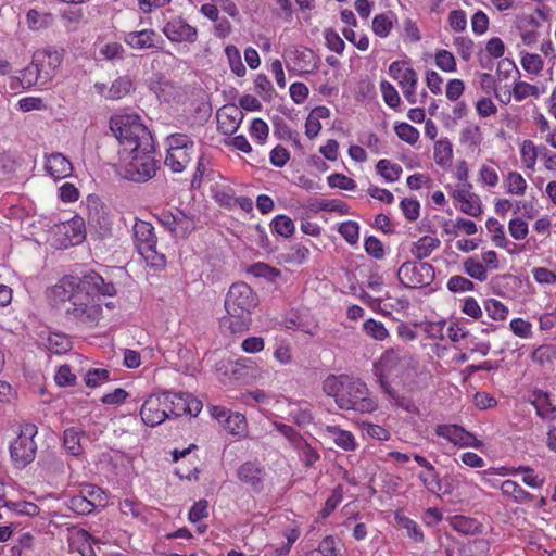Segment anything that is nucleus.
<instances>
[{
	"instance_id": "26",
	"label": "nucleus",
	"mask_w": 556,
	"mask_h": 556,
	"mask_svg": "<svg viewBox=\"0 0 556 556\" xmlns=\"http://www.w3.org/2000/svg\"><path fill=\"white\" fill-rule=\"evenodd\" d=\"M132 89L131 78L129 76H122L112 83L106 98L117 100L128 94Z\"/></svg>"
},
{
	"instance_id": "20",
	"label": "nucleus",
	"mask_w": 556,
	"mask_h": 556,
	"mask_svg": "<svg viewBox=\"0 0 556 556\" xmlns=\"http://www.w3.org/2000/svg\"><path fill=\"white\" fill-rule=\"evenodd\" d=\"M164 407L166 408L168 416L174 415L175 417L186 414V399L187 393L178 392H163Z\"/></svg>"
},
{
	"instance_id": "15",
	"label": "nucleus",
	"mask_w": 556,
	"mask_h": 556,
	"mask_svg": "<svg viewBox=\"0 0 556 556\" xmlns=\"http://www.w3.org/2000/svg\"><path fill=\"white\" fill-rule=\"evenodd\" d=\"M414 459L426 470H428L429 475H432V480L429 481L428 477L425 473L419 475V479L424 483L425 488L433 493L439 494L440 492L443 493H450L451 491L447 489V485L445 484V479H441L439 477L438 471L435 468L421 455L416 454L414 456Z\"/></svg>"
},
{
	"instance_id": "52",
	"label": "nucleus",
	"mask_w": 556,
	"mask_h": 556,
	"mask_svg": "<svg viewBox=\"0 0 556 556\" xmlns=\"http://www.w3.org/2000/svg\"><path fill=\"white\" fill-rule=\"evenodd\" d=\"M358 224L356 222L348 220L343 222L338 231L340 235L350 243L355 244L358 240Z\"/></svg>"
},
{
	"instance_id": "12",
	"label": "nucleus",
	"mask_w": 556,
	"mask_h": 556,
	"mask_svg": "<svg viewBox=\"0 0 556 556\" xmlns=\"http://www.w3.org/2000/svg\"><path fill=\"white\" fill-rule=\"evenodd\" d=\"M164 35L173 42H194L198 31L185 20L178 17L167 22L163 28Z\"/></svg>"
},
{
	"instance_id": "60",
	"label": "nucleus",
	"mask_w": 556,
	"mask_h": 556,
	"mask_svg": "<svg viewBox=\"0 0 556 556\" xmlns=\"http://www.w3.org/2000/svg\"><path fill=\"white\" fill-rule=\"evenodd\" d=\"M401 208L403 211L404 216L409 222H414V220H416L419 217L420 204L415 199L404 198L401 201Z\"/></svg>"
},
{
	"instance_id": "6",
	"label": "nucleus",
	"mask_w": 556,
	"mask_h": 556,
	"mask_svg": "<svg viewBox=\"0 0 556 556\" xmlns=\"http://www.w3.org/2000/svg\"><path fill=\"white\" fill-rule=\"evenodd\" d=\"M37 434V427L26 424L20 435L10 445V455L14 465L24 468L30 464L36 456L37 445L34 437Z\"/></svg>"
},
{
	"instance_id": "14",
	"label": "nucleus",
	"mask_w": 556,
	"mask_h": 556,
	"mask_svg": "<svg viewBox=\"0 0 556 556\" xmlns=\"http://www.w3.org/2000/svg\"><path fill=\"white\" fill-rule=\"evenodd\" d=\"M218 130L224 135H232L238 129L243 113L236 105H224L216 114Z\"/></svg>"
},
{
	"instance_id": "5",
	"label": "nucleus",
	"mask_w": 556,
	"mask_h": 556,
	"mask_svg": "<svg viewBox=\"0 0 556 556\" xmlns=\"http://www.w3.org/2000/svg\"><path fill=\"white\" fill-rule=\"evenodd\" d=\"M166 146L165 165L174 173H181L192 159L193 140L185 134H172L166 138Z\"/></svg>"
},
{
	"instance_id": "37",
	"label": "nucleus",
	"mask_w": 556,
	"mask_h": 556,
	"mask_svg": "<svg viewBox=\"0 0 556 556\" xmlns=\"http://www.w3.org/2000/svg\"><path fill=\"white\" fill-rule=\"evenodd\" d=\"M312 210L314 211H330V212H338L340 214H348L349 213V205L337 199L332 200H321L317 202L316 204H312Z\"/></svg>"
},
{
	"instance_id": "17",
	"label": "nucleus",
	"mask_w": 556,
	"mask_h": 556,
	"mask_svg": "<svg viewBox=\"0 0 556 556\" xmlns=\"http://www.w3.org/2000/svg\"><path fill=\"white\" fill-rule=\"evenodd\" d=\"M46 170L54 179H62L71 175L72 163L62 153H52L47 157Z\"/></svg>"
},
{
	"instance_id": "43",
	"label": "nucleus",
	"mask_w": 556,
	"mask_h": 556,
	"mask_svg": "<svg viewBox=\"0 0 556 556\" xmlns=\"http://www.w3.org/2000/svg\"><path fill=\"white\" fill-rule=\"evenodd\" d=\"M392 28V20L388 14H378L372 20V31L379 37H387Z\"/></svg>"
},
{
	"instance_id": "22",
	"label": "nucleus",
	"mask_w": 556,
	"mask_h": 556,
	"mask_svg": "<svg viewBox=\"0 0 556 556\" xmlns=\"http://www.w3.org/2000/svg\"><path fill=\"white\" fill-rule=\"evenodd\" d=\"M325 431L330 434L336 445L344 451H354L356 447L354 435L336 426H326Z\"/></svg>"
},
{
	"instance_id": "38",
	"label": "nucleus",
	"mask_w": 556,
	"mask_h": 556,
	"mask_svg": "<svg viewBox=\"0 0 556 556\" xmlns=\"http://www.w3.org/2000/svg\"><path fill=\"white\" fill-rule=\"evenodd\" d=\"M309 251L303 244H295L290 248L289 252L282 254V258L286 263L300 265L305 262Z\"/></svg>"
},
{
	"instance_id": "40",
	"label": "nucleus",
	"mask_w": 556,
	"mask_h": 556,
	"mask_svg": "<svg viewBox=\"0 0 556 556\" xmlns=\"http://www.w3.org/2000/svg\"><path fill=\"white\" fill-rule=\"evenodd\" d=\"M394 130L401 140L409 144H415L419 139V131L407 123L397 124Z\"/></svg>"
},
{
	"instance_id": "28",
	"label": "nucleus",
	"mask_w": 556,
	"mask_h": 556,
	"mask_svg": "<svg viewBox=\"0 0 556 556\" xmlns=\"http://www.w3.org/2000/svg\"><path fill=\"white\" fill-rule=\"evenodd\" d=\"M453 148L448 139H440L434 144V161L440 166L452 162Z\"/></svg>"
},
{
	"instance_id": "9",
	"label": "nucleus",
	"mask_w": 556,
	"mask_h": 556,
	"mask_svg": "<svg viewBox=\"0 0 556 556\" xmlns=\"http://www.w3.org/2000/svg\"><path fill=\"white\" fill-rule=\"evenodd\" d=\"M87 219L101 236H106L112 230V217L105 204L98 195L89 194L86 199Z\"/></svg>"
},
{
	"instance_id": "35",
	"label": "nucleus",
	"mask_w": 556,
	"mask_h": 556,
	"mask_svg": "<svg viewBox=\"0 0 556 556\" xmlns=\"http://www.w3.org/2000/svg\"><path fill=\"white\" fill-rule=\"evenodd\" d=\"M270 226L275 232L285 238L290 237L294 232V223L286 215L275 217Z\"/></svg>"
},
{
	"instance_id": "45",
	"label": "nucleus",
	"mask_w": 556,
	"mask_h": 556,
	"mask_svg": "<svg viewBox=\"0 0 556 556\" xmlns=\"http://www.w3.org/2000/svg\"><path fill=\"white\" fill-rule=\"evenodd\" d=\"M521 66L526 72L538 75L543 68V60L539 54L523 53Z\"/></svg>"
},
{
	"instance_id": "61",
	"label": "nucleus",
	"mask_w": 556,
	"mask_h": 556,
	"mask_svg": "<svg viewBox=\"0 0 556 556\" xmlns=\"http://www.w3.org/2000/svg\"><path fill=\"white\" fill-rule=\"evenodd\" d=\"M473 199H466L460 203L459 210L472 217H478L482 213L481 202L476 193L471 194Z\"/></svg>"
},
{
	"instance_id": "46",
	"label": "nucleus",
	"mask_w": 556,
	"mask_h": 556,
	"mask_svg": "<svg viewBox=\"0 0 556 556\" xmlns=\"http://www.w3.org/2000/svg\"><path fill=\"white\" fill-rule=\"evenodd\" d=\"M225 52H226V54L228 56L231 71L237 76H240V77L243 76L247 71H245V66L241 62V56H240L239 50L235 46H228L225 49Z\"/></svg>"
},
{
	"instance_id": "51",
	"label": "nucleus",
	"mask_w": 556,
	"mask_h": 556,
	"mask_svg": "<svg viewBox=\"0 0 556 556\" xmlns=\"http://www.w3.org/2000/svg\"><path fill=\"white\" fill-rule=\"evenodd\" d=\"M513 94L517 101H522L529 96L539 97L540 92L536 86L526 81H518L513 88Z\"/></svg>"
},
{
	"instance_id": "18",
	"label": "nucleus",
	"mask_w": 556,
	"mask_h": 556,
	"mask_svg": "<svg viewBox=\"0 0 556 556\" xmlns=\"http://www.w3.org/2000/svg\"><path fill=\"white\" fill-rule=\"evenodd\" d=\"M157 34L153 29H143L140 31H130L125 35V42L134 49L160 48L155 43Z\"/></svg>"
},
{
	"instance_id": "4",
	"label": "nucleus",
	"mask_w": 556,
	"mask_h": 556,
	"mask_svg": "<svg viewBox=\"0 0 556 556\" xmlns=\"http://www.w3.org/2000/svg\"><path fill=\"white\" fill-rule=\"evenodd\" d=\"M337 405L340 409L354 410L361 414L371 413L377 408V404L369 397V390L361 380L348 378Z\"/></svg>"
},
{
	"instance_id": "19",
	"label": "nucleus",
	"mask_w": 556,
	"mask_h": 556,
	"mask_svg": "<svg viewBox=\"0 0 556 556\" xmlns=\"http://www.w3.org/2000/svg\"><path fill=\"white\" fill-rule=\"evenodd\" d=\"M132 231L138 250L140 248L156 245V236L154 233V227L150 223L137 219L134 225Z\"/></svg>"
},
{
	"instance_id": "39",
	"label": "nucleus",
	"mask_w": 556,
	"mask_h": 556,
	"mask_svg": "<svg viewBox=\"0 0 556 556\" xmlns=\"http://www.w3.org/2000/svg\"><path fill=\"white\" fill-rule=\"evenodd\" d=\"M4 506H7L10 510L15 511L20 515L26 516H37L40 513V508L31 503V502H5Z\"/></svg>"
},
{
	"instance_id": "7",
	"label": "nucleus",
	"mask_w": 556,
	"mask_h": 556,
	"mask_svg": "<svg viewBox=\"0 0 556 556\" xmlns=\"http://www.w3.org/2000/svg\"><path fill=\"white\" fill-rule=\"evenodd\" d=\"M435 278L434 267L426 262H404L397 269V279L405 288H421L429 286Z\"/></svg>"
},
{
	"instance_id": "21",
	"label": "nucleus",
	"mask_w": 556,
	"mask_h": 556,
	"mask_svg": "<svg viewBox=\"0 0 556 556\" xmlns=\"http://www.w3.org/2000/svg\"><path fill=\"white\" fill-rule=\"evenodd\" d=\"M440 244L441 241L438 238L424 236L417 242L413 243L410 253L417 260L421 261L430 256L431 253L440 247Z\"/></svg>"
},
{
	"instance_id": "58",
	"label": "nucleus",
	"mask_w": 556,
	"mask_h": 556,
	"mask_svg": "<svg viewBox=\"0 0 556 556\" xmlns=\"http://www.w3.org/2000/svg\"><path fill=\"white\" fill-rule=\"evenodd\" d=\"M380 89L383 96L384 102L390 108H396L400 104V96L396 91V89L391 85L389 81H381Z\"/></svg>"
},
{
	"instance_id": "10",
	"label": "nucleus",
	"mask_w": 556,
	"mask_h": 556,
	"mask_svg": "<svg viewBox=\"0 0 556 556\" xmlns=\"http://www.w3.org/2000/svg\"><path fill=\"white\" fill-rule=\"evenodd\" d=\"M62 59V54L52 48L37 50L34 53L33 65L36 68V77H41V85L51 80Z\"/></svg>"
},
{
	"instance_id": "24",
	"label": "nucleus",
	"mask_w": 556,
	"mask_h": 556,
	"mask_svg": "<svg viewBox=\"0 0 556 556\" xmlns=\"http://www.w3.org/2000/svg\"><path fill=\"white\" fill-rule=\"evenodd\" d=\"M400 85L403 89L404 97L412 104L416 103V85H417V74L414 68L407 67L403 71L401 75Z\"/></svg>"
},
{
	"instance_id": "34",
	"label": "nucleus",
	"mask_w": 556,
	"mask_h": 556,
	"mask_svg": "<svg viewBox=\"0 0 556 556\" xmlns=\"http://www.w3.org/2000/svg\"><path fill=\"white\" fill-rule=\"evenodd\" d=\"M452 527L464 534H475L479 531V523L475 519L465 516H455L452 520Z\"/></svg>"
},
{
	"instance_id": "49",
	"label": "nucleus",
	"mask_w": 556,
	"mask_h": 556,
	"mask_svg": "<svg viewBox=\"0 0 556 556\" xmlns=\"http://www.w3.org/2000/svg\"><path fill=\"white\" fill-rule=\"evenodd\" d=\"M224 427L232 434H238L244 430L245 417L240 413H230L224 420Z\"/></svg>"
},
{
	"instance_id": "54",
	"label": "nucleus",
	"mask_w": 556,
	"mask_h": 556,
	"mask_svg": "<svg viewBox=\"0 0 556 556\" xmlns=\"http://www.w3.org/2000/svg\"><path fill=\"white\" fill-rule=\"evenodd\" d=\"M80 494L89 501H93L97 506H103L105 503V495L101 488L94 484H86L83 486Z\"/></svg>"
},
{
	"instance_id": "41",
	"label": "nucleus",
	"mask_w": 556,
	"mask_h": 556,
	"mask_svg": "<svg viewBox=\"0 0 556 556\" xmlns=\"http://www.w3.org/2000/svg\"><path fill=\"white\" fill-rule=\"evenodd\" d=\"M533 404L540 417L551 420L555 416L556 408L551 404L547 394L538 395Z\"/></svg>"
},
{
	"instance_id": "63",
	"label": "nucleus",
	"mask_w": 556,
	"mask_h": 556,
	"mask_svg": "<svg viewBox=\"0 0 556 556\" xmlns=\"http://www.w3.org/2000/svg\"><path fill=\"white\" fill-rule=\"evenodd\" d=\"M486 228L489 231H493V241L497 247L504 248L506 247V237L504 235L503 226L498 223L497 219L491 217L486 222Z\"/></svg>"
},
{
	"instance_id": "3",
	"label": "nucleus",
	"mask_w": 556,
	"mask_h": 556,
	"mask_svg": "<svg viewBox=\"0 0 556 556\" xmlns=\"http://www.w3.org/2000/svg\"><path fill=\"white\" fill-rule=\"evenodd\" d=\"M85 285H78V290L68 295L65 313L68 318L85 325L93 326L100 319L102 308L94 298L84 290Z\"/></svg>"
},
{
	"instance_id": "27",
	"label": "nucleus",
	"mask_w": 556,
	"mask_h": 556,
	"mask_svg": "<svg viewBox=\"0 0 556 556\" xmlns=\"http://www.w3.org/2000/svg\"><path fill=\"white\" fill-rule=\"evenodd\" d=\"M47 349L54 354H64L72 349V341L63 333H51L47 339Z\"/></svg>"
},
{
	"instance_id": "55",
	"label": "nucleus",
	"mask_w": 556,
	"mask_h": 556,
	"mask_svg": "<svg viewBox=\"0 0 556 556\" xmlns=\"http://www.w3.org/2000/svg\"><path fill=\"white\" fill-rule=\"evenodd\" d=\"M327 180L328 185L331 188H339L349 191L354 190L356 188L355 181L352 178L345 176L344 174H332L327 178Z\"/></svg>"
},
{
	"instance_id": "32",
	"label": "nucleus",
	"mask_w": 556,
	"mask_h": 556,
	"mask_svg": "<svg viewBox=\"0 0 556 556\" xmlns=\"http://www.w3.org/2000/svg\"><path fill=\"white\" fill-rule=\"evenodd\" d=\"M376 168L378 173L388 181H395L399 179L400 175L402 174V167L397 164H392L388 160H380Z\"/></svg>"
},
{
	"instance_id": "11",
	"label": "nucleus",
	"mask_w": 556,
	"mask_h": 556,
	"mask_svg": "<svg viewBox=\"0 0 556 556\" xmlns=\"http://www.w3.org/2000/svg\"><path fill=\"white\" fill-rule=\"evenodd\" d=\"M140 416L142 421L149 427L157 426L168 418L162 394L150 395L141 406Z\"/></svg>"
},
{
	"instance_id": "57",
	"label": "nucleus",
	"mask_w": 556,
	"mask_h": 556,
	"mask_svg": "<svg viewBox=\"0 0 556 556\" xmlns=\"http://www.w3.org/2000/svg\"><path fill=\"white\" fill-rule=\"evenodd\" d=\"M269 134L268 125L261 118H255L252 121L250 127V135L257 139L261 144H263Z\"/></svg>"
},
{
	"instance_id": "31",
	"label": "nucleus",
	"mask_w": 556,
	"mask_h": 556,
	"mask_svg": "<svg viewBox=\"0 0 556 556\" xmlns=\"http://www.w3.org/2000/svg\"><path fill=\"white\" fill-rule=\"evenodd\" d=\"M138 251L149 266L154 268H163L165 266V255L156 251V245L140 248Z\"/></svg>"
},
{
	"instance_id": "16",
	"label": "nucleus",
	"mask_w": 556,
	"mask_h": 556,
	"mask_svg": "<svg viewBox=\"0 0 556 556\" xmlns=\"http://www.w3.org/2000/svg\"><path fill=\"white\" fill-rule=\"evenodd\" d=\"M79 285H85L84 290L88 291V294L94 298L96 294H101L104 296H113L116 294V289L112 282H105L102 276L99 274L91 271L85 275L80 279Z\"/></svg>"
},
{
	"instance_id": "59",
	"label": "nucleus",
	"mask_w": 556,
	"mask_h": 556,
	"mask_svg": "<svg viewBox=\"0 0 556 556\" xmlns=\"http://www.w3.org/2000/svg\"><path fill=\"white\" fill-rule=\"evenodd\" d=\"M309 556H337L334 538L326 536L319 543L318 548L309 553Z\"/></svg>"
},
{
	"instance_id": "13",
	"label": "nucleus",
	"mask_w": 556,
	"mask_h": 556,
	"mask_svg": "<svg viewBox=\"0 0 556 556\" xmlns=\"http://www.w3.org/2000/svg\"><path fill=\"white\" fill-rule=\"evenodd\" d=\"M264 476V467L256 462H245L237 469L238 479L244 484H248L252 491L256 493L263 490Z\"/></svg>"
},
{
	"instance_id": "50",
	"label": "nucleus",
	"mask_w": 556,
	"mask_h": 556,
	"mask_svg": "<svg viewBox=\"0 0 556 556\" xmlns=\"http://www.w3.org/2000/svg\"><path fill=\"white\" fill-rule=\"evenodd\" d=\"M435 65L444 72H454L456 70L455 58L447 50H439L437 52Z\"/></svg>"
},
{
	"instance_id": "53",
	"label": "nucleus",
	"mask_w": 556,
	"mask_h": 556,
	"mask_svg": "<svg viewBox=\"0 0 556 556\" xmlns=\"http://www.w3.org/2000/svg\"><path fill=\"white\" fill-rule=\"evenodd\" d=\"M473 288L475 283L471 280L459 275L452 276L447 281V289L454 293L470 291Z\"/></svg>"
},
{
	"instance_id": "44",
	"label": "nucleus",
	"mask_w": 556,
	"mask_h": 556,
	"mask_svg": "<svg viewBox=\"0 0 556 556\" xmlns=\"http://www.w3.org/2000/svg\"><path fill=\"white\" fill-rule=\"evenodd\" d=\"M484 307L488 315L494 320H504L507 317V307L495 299L486 300L484 302Z\"/></svg>"
},
{
	"instance_id": "62",
	"label": "nucleus",
	"mask_w": 556,
	"mask_h": 556,
	"mask_svg": "<svg viewBox=\"0 0 556 556\" xmlns=\"http://www.w3.org/2000/svg\"><path fill=\"white\" fill-rule=\"evenodd\" d=\"M364 247H365V251L367 252V254L371 255L372 257H375L377 260L383 258L384 248H383L382 242L378 238H376L374 236L368 237L365 240Z\"/></svg>"
},
{
	"instance_id": "1",
	"label": "nucleus",
	"mask_w": 556,
	"mask_h": 556,
	"mask_svg": "<svg viewBox=\"0 0 556 556\" xmlns=\"http://www.w3.org/2000/svg\"><path fill=\"white\" fill-rule=\"evenodd\" d=\"M256 304L257 298L249 285L245 282L231 285L225 299L227 316L222 318V327L227 328L231 333L247 331L251 325V311Z\"/></svg>"
},
{
	"instance_id": "56",
	"label": "nucleus",
	"mask_w": 556,
	"mask_h": 556,
	"mask_svg": "<svg viewBox=\"0 0 556 556\" xmlns=\"http://www.w3.org/2000/svg\"><path fill=\"white\" fill-rule=\"evenodd\" d=\"M325 39L328 49L339 54L343 53L345 43L336 30L331 28L326 29Z\"/></svg>"
},
{
	"instance_id": "64",
	"label": "nucleus",
	"mask_w": 556,
	"mask_h": 556,
	"mask_svg": "<svg viewBox=\"0 0 556 556\" xmlns=\"http://www.w3.org/2000/svg\"><path fill=\"white\" fill-rule=\"evenodd\" d=\"M509 233L516 240H522L528 235V224L521 218H514L509 222Z\"/></svg>"
},
{
	"instance_id": "36",
	"label": "nucleus",
	"mask_w": 556,
	"mask_h": 556,
	"mask_svg": "<svg viewBox=\"0 0 556 556\" xmlns=\"http://www.w3.org/2000/svg\"><path fill=\"white\" fill-rule=\"evenodd\" d=\"M463 266H464L465 273L468 276H470L471 278L479 280V281L486 280L488 274H486V269L482 263L473 260L472 257H469L464 262Z\"/></svg>"
},
{
	"instance_id": "2",
	"label": "nucleus",
	"mask_w": 556,
	"mask_h": 556,
	"mask_svg": "<svg viewBox=\"0 0 556 556\" xmlns=\"http://www.w3.org/2000/svg\"><path fill=\"white\" fill-rule=\"evenodd\" d=\"M110 129L123 147L119 153L128 157L132 152L153 151L154 141L138 115H119L110 121Z\"/></svg>"
},
{
	"instance_id": "33",
	"label": "nucleus",
	"mask_w": 556,
	"mask_h": 556,
	"mask_svg": "<svg viewBox=\"0 0 556 556\" xmlns=\"http://www.w3.org/2000/svg\"><path fill=\"white\" fill-rule=\"evenodd\" d=\"M68 506L74 513L79 515H88L96 508L94 502L89 501V498L83 496L81 494L72 496L70 498Z\"/></svg>"
},
{
	"instance_id": "30",
	"label": "nucleus",
	"mask_w": 556,
	"mask_h": 556,
	"mask_svg": "<svg viewBox=\"0 0 556 556\" xmlns=\"http://www.w3.org/2000/svg\"><path fill=\"white\" fill-rule=\"evenodd\" d=\"M348 378V376H328L323 383L324 392L327 395L334 397V400L337 401V399H339V394H341V390L343 389Z\"/></svg>"
},
{
	"instance_id": "48",
	"label": "nucleus",
	"mask_w": 556,
	"mask_h": 556,
	"mask_svg": "<svg viewBox=\"0 0 556 556\" xmlns=\"http://www.w3.org/2000/svg\"><path fill=\"white\" fill-rule=\"evenodd\" d=\"M250 271L256 277H263L270 281H275L281 275L279 269L270 267L265 263L253 264Z\"/></svg>"
},
{
	"instance_id": "42",
	"label": "nucleus",
	"mask_w": 556,
	"mask_h": 556,
	"mask_svg": "<svg viewBox=\"0 0 556 556\" xmlns=\"http://www.w3.org/2000/svg\"><path fill=\"white\" fill-rule=\"evenodd\" d=\"M363 328H364L365 332L368 336H370L371 338H374L375 340L382 341L389 334V332L386 329V327L383 326V324L380 321H376L372 318L367 319L364 323Z\"/></svg>"
},
{
	"instance_id": "8",
	"label": "nucleus",
	"mask_w": 556,
	"mask_h": 556,
	"mask_svg": "<svg viewBox=\"0 0 556 556\" xmlns=\"http://www.w3.org/2000/svg\"><path fill=\"white\" fill-rule=\"evenodd\" d=\"M153 151L132 152L131 161L125 166L124 177L135 182H146L156 173Z\"/></svg>"
},
{
	"instance_id": "25",
	"label": "nucleus",
	"mask_w": 556,
	"mask_h": 556,
	"mask_svg": "<svg viewBox=\"0 0 556 556\" xmlns=\"http://www.w3.org/2000/svg\"><path fill=\"white\" fill-rule=\"evenodd\" d=\"M84 432L76 427L67 428L63 433V444L67 452L74 456L81 454L80 435Z\"/></svg>"
},
{
	"instance_id": "47",
	"label": "nucleus",
	"mask_w": 556,
	"mask_h": 556,
	"mask_svg": "<svg viewBox=\"0 0 556 556\" xmlns=\"http://www.w3.org/2000/svg\"><path fill=\"white\" fill-rule=\"evenodd\" d=\"M527 182L517 172H510L507 175V191L509 193L522 195L526 191Z\"/></svg>"
},
{
	"instance_id": "23",
	"label": "nucleus",
	"mask_w": 556,
	"mask_h": 556,
	"mask_svg": "<svg viewBox=\"0 0 556 556\" xmlns=\"http://www.w3.org/2000/svg\"><path fill=\"white\" fill-rule=\"evenodd\" d=\"M80 279L74 276L63 278L59 285L53 287V296L62 302H68V295L78 290Z\"/></svg>"
},
{
	"instance_id": "29",
	"label": "nucleus",
	"mask_w": 556,
	"mask_h": 556,
	"mask_svg": "<svg viewBox=\"0 0 556 556\" xmlns=\"http://www.w3.org/2000/svg\"><path fill=\"white\" fill-rule=\"evenodd\" d=\"M501 491L504 495L511 496L516 502L523 503L532 500V495L525 491L517 482L505 480L501 484Z\"/></svg>"
}]
</instances>
